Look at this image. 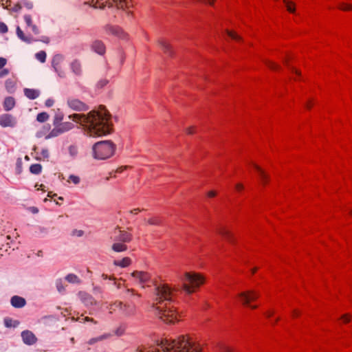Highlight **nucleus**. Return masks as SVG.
<instances>
[{
	"mask_svg": "<svg viewBox=\"0 0 352 352\" xmlns=\"http://www.w3.org/2000/svg\"><path fill=\"white\" fill-rule=\"evenodd\" d=\"M264 63L272 71H278L280 69V66L274 61L265 60Z\"/></svg>",
	"mask_w": 352,
	"mask_h": 352,
	"instance_id": "29",
	"label": "nucleus"
},
{
	"mask_svg": "<svg viewBox=\"0 0 352 352\" xmlns=\"http://www.w3.org/2000/svg\"><path fill=\"white\" fill-rule=\"evenodd\" d=\"M287 8V10L290 13L294 14L296 12V4L290 0H283Z\"/></svg>",
	"mask_w": 352,
	"mask_h": 352,
	"instance_id": "28",
	"label": "nucleus"
},
{
	"mask_svg": "<svg viewBox=\"0 0 352 352\" xmlns=\"http://www.w3.org/2000/svg\"><path fill=\"white\" fill-rule=\"evenodd\" d=\"M146 222L149 225H159L160 220L157 217H151L146 220Z\"/></svg>",
	"mask_w": 352,
	"mask_h": 352,
	"instance_id": "43",
	"label": "nucleus"
},
{
	"mask_svg": "<svg viewBox=\"0 0 352 352\" xmlns=\"http://www.w3.org/2000/svg\"><path fill=\"white\" fill-rule=\"evenodd\" d=\"M221 352H235V351L234 350V349L231 348V347H229V346H223L221 349Z\"/></svg>",
	"mask_w": 352,
	"mask_h": 352,
	"instance_id": "51",
	"label": "nucleus"
},
{
	"mask_svg": "<svg viewBox=\"0 0 352 352\" xmlns=\"http://www.w3.org/2000/svg\"><path fill=\"white\" fill-rule=\"evenodd\" d=\"M124 333V329H122V328H119L116 330V333L118 335V336H121Z\"/></svg>",
	"mask_w": 352,
	"mask_h": 352,
	"instance_id": "61",
	"label": "nucleus"
},
{
	"mask_svg": "<svg viewBox=\"0 0 352 352\" xmlns=\"http://www.w3.org/2000/svg\"><path fill=\"white\" fill-rule=\"evenodd\" d=\"M105 31L107 34L113 35L122 40H126L129 36L128 34L125 32L123 29L116 25H107Z\"/></svg>",
	"mask_w": 352,
	"mask_h": 352,
	"instance_id": "10",
	"label": "nucleus"
},
{
	"mask_svg": "<svg viewBox=\"0 0 352 352\" xmlns=\"http://www.w3.org/2000/svg\"><path fill=\"white\" fill-rule=\"evenodd\" d=\"M67 182L68 184L78 185L80 182V178L78 175H70L67 179Z\"/></svg>",
	"mask_w": 352,
	"mask_h": 352,
	"instance_id": "33",
	"label": "nucleus"
},
{
	"mask_svg": "<svg viewBox=\"0 0 352 352\" xmlns=\"http://www.w3.org/2000/svg\"><path fill=\"white\" fill-rule=\"evenodd\" d=\"M16 119L10 114L0 116V125L3 127H13L16 125Z\"/></svg>",
	"mask_w": 352,
	"mask_h": 352,
	"instance_id": "13",
	"label": "nucleus"
},
{
	"mask_svg": "<svg viewBox=\"0 0 352 352\" xmlns=\"http://www.w3.org/2000/svg\"><path fill=\"white\" fill-rule=\"evenodd\" d=\"M8 32V27L7 25L3 23L0 22V33L4 34Z\"/></svg>",
	"mask_w": 352,
	"mask_h": 352,
	"instance_id": "46",
	"label": "nucleus"
},
{
	"mask_svg": "<svg viewBox=\"0 0 352 352\" xmlns=\"http://www.w3.org/2000/svg\"><path fill=\"white\" fill-rule=\"evenodd\" d=\"M6 59L4 58H0V69H1L2 67H3L5 66V65L6 64Z\"/></svg>",
	"mask_w": 352,
	"mask_h": 352,
	"instance_id": "56",
	"label": "nucleus"
},
{
	"mask_svg": "<svg viewBox=\"0 0 352 352\" xmlns=\"http://www.w3.org/2000/svg\"><path fill=\"white\" fill-rule=\"evenodd\" d=\"M235 188L237 191H241L243 189V185L242 184L238 183L236 184Z\"/></svg>",
	"mask_w": 352,
	"mask_h": 352,
	"instance_id": "57",
	"label": "nucleus"
},
{
	"mask_svg": "<svg viewBox=\"0 0 352 352\" xmlns=\"http://www.w3.org/2000/svg\"><path fill=\"white\" fill-rule=\"evenodd\" d=\"M61 133H62V132H60V130L58 126H56L50 132H48V135L45 136V139H49L51 138L56 137Z\"/></svg>",
	"mask_w": 352,
	"mask_h": 352,
	"instance_id": "32",
	"label": "nucleus"
},
{
	"mask_svg": "<svg viewBox=\"0 0 352 352\" xmlns=\"http://www.w3.org/2000/svg\"><path fill=\"white\" fill-rule=\"evenodd\" d=\"M218 233L229 243L234 245L236 242L234 234L226 227L219 229Z\"/></svg>",
	"mask_w": 352,
	"mask_h": 352,
	"instance_id": "14",
	"label": "nucleus"
},
{
	"mask_svg": "<svg viewBox=\"0 0 352 352\" xmlns=\"http://www.w3.org/2000/svg\"><path fill=\"white\" fill-rule=\"evenodd\" d=\"M259 297V294L255 290H245L238 294L239 300L243 305L248 306L252 309H256L258 305L251 304Z\"/></svg>",
	"mask_w": 352,
	"mask_h": 352,
	"instance_id": "8",
	"label": "nucleus"
},
{
	"mask_svg": "<svg viewBox=\"0 0 352 352\" xmlns=\"http://www.w3.org/2000/svg\"><path fill=\"white\" fill-rule=\"evenodd\" d=\"M42 166L39 164H34L30 166V170L33 174H39L41 172Z\"/></svg>",
	"mask_w": 352,
	"mask_h": 352,
	"instance_id": "36",
	"label": "nucleus"
},
{
	"mask_svg": "<svg viewBox=\"0 0 352 352\" xmlns=\"http://www.w3.org/2000/svg\"><path fill=\"white\" fill-rule=\"evenodd\" d=\"M111 238L113 241H120L126 243L132 241L133 235L129 232L122 230L120 228H116L113 231Z\"/></svg>",
	"mask_w": 352,
	"mask_h": 352,
	"instance_id": "9",
	"label": "nucleus"
},
{
	"mask_svg": "<svg viewBox=\"0 0 352 352\" xmlns=\"http://www.w3.org/2000/svg\"><path fill=\"white\" fill-rule=\"evenodd\" d=\"M23 20L25 23V28L28 31L31 32L34 34H38L40 31L38 27L34 23L32 18L29 14L23 16Z\"/></svg>",
	"mask_w": 352,
	"mask_h": 352,
	"instance_id": "12",
	"label": "nucleus"
},
{
	"mask_svg": "<svg viewBox=\"0 0 352 352\" xmlns=\"http://www.w3.org/2000/svg\"><path fill=\"white\" fill-rule=\"evenodd\" d=\"M226 32L228 34V36L232 40H234L237 42H240L242 40L241 37L239 35H238L235 32L226 30Z\"/></svg>",
	"mask_w": 352,
	"mask_h": 352,
	"instance_id": "34",
	"label": "nucleus"
},
{
	"mask_svg": "<svg viewBox=\"0 0 352 352\" xmlns=\"http://www.w3.org/2000/svg\"><path fill=\"white\" fill-rule=\"evenodd\" d=\"M29 210L33 214H36L38 212V209L34 206L29 208Z\"/></svg>",
	"mask_w": 352,
	"mask_h": 352,
	"instance_id": "58",
	"label": "nucleus"
},
{
	"mask_svg": "<svg viewBox=\"0 0 352 352\" xmlns=\"http://www.w3.org/2000/svg\"><path fill=\"white\" fill-rule=\"evenodd\" d=\"M182 288L187 294H191L205 283V277L195 272H186L179 277Z\"/></svg>",
	"mask_w": 352,
	"mask_h": 352,
	"instance_id": "4",
	"label": "nucleus"
},
{
	"mask_svg": "<svg viewBox=\"0 0 352 352\" xmlns=\"http://www.w3.org/2000/svg\"><path fill=\"white\" fill-rule=\"evenodd\" d=\"M21 338L23 342L28 345H32L37 341L36 336L29 330L22 331Z\"/></svg>",
	"mask_w": 352,
	"mask_h": 352,
	"instance_id": "16",
	"label": "nucleus"
},
{
	"mask_svg": "<svg viewBox=\"0 0 352 352\" xmlns=\"http://www.w3.org/2000/svg\"><path fill=\"white\" fill-rule=\"evenodd\" d=\"M111 249L115 252H122L126 251L128 250V247L124 243L114 241L111 245Z\"/></svg>",
	"mask_w": 352,
	"mask_h": 352,
	"instance_id": "22",
	"label": "nucleus"
},
{
	"mask_svg": "<svg viewBox=\"0 0 352 352\" xmlns=\"http://www.w3.org/2000/svg\"><path fill=\"white\" fill-rule=\"evenodd\" d=\"M11 305L15 308H21L25 305V298L19 296H14L10 300Z\"/></svg>",
	"mask_w": 352,
	"mask_h": 352,
	"instance_id": "21",
	"label": "nucleus"
},
{
	"mask_svg": "<svg viewBox=\"0 0 352 352\" xmlns=\"http://www.w3.org/2000/svg\"><path fill=\"white\" fill-rule=\"evenodd\" d=\"M56 287L59 292H63L65 289L61 281H58L56 283Z\"/></svg>",
	"mask_w": 352,
	"mask_h": 352,
	"instance_id": "47",
	"label": "nucleus"
},
{
	"mask_svg": "<svg viewBox=\"0 0 352 352\" xmlns=\"http://www.w3.org/2000/svg\"><path fill=\"white\" fill-rule=\"evenodd\" d=\"M274 314V311L273 309H268L264 312L265 316L268 319L272 318Z\"/></svg>",
	"mask_w": 352,
	"mask_h": 352,
	"instance_id": "45",
	"label": "nucleus"
},
{
	"mask_svg": "<svg viewBox=\"0 0 352 352\" xmlns=\"http://www.w3.org/2000/svg\"><path fill=\"white\" fill-rule=\"evenodd\" d=\"M252 166L253 168L256 170V171L258 173V176L259 177V179L261 181V182L263 184H265L267 182V180H268V176L265 173V171L259 166H258L257 164H252Z\"/></svg>",
	"mask_w": 352,
	"mask_h": 352,
	"instance_id": "20",
	"label": "nucleus"
},
{
	"mask_svg": "<svg viewBox=\"0 0 352 352\" xmlns=\"http://www.w3.org/2000/svg\"><path fill=\"white\" fill-rule=\"evenodd\" d=\"M283 63L289 67V57H285L283 58Z\"/></svg>",
	"mask_w": 352,
	"mask_h": 352,
	"instance_id": "63",
	"label": "nucleus"
},
{
	"mask_svg": "<svg viewBox=\"0 0 352 352\" xmlns=\"http://www.w3.org/2000/svg\"><path fill=\"white\" fill-rule=\"evenodd\" d=\"M4 323L7 327H16L18 324V322L13 320L11 318H6L4 320Z\"/></svg>",
	"mask_w": 352,
	"mask_h": 352,
	"instance_id": "42",
	"label": "nucleus"
},
{
	"mask_svg": "<svg viewBox=\"0 0 352 352\" xmlns=\"http://www.w3.org/2000/svg\"><path fill=\"white\" fill-rule=\"evenodd\" d=\"M91 48L94 52L100 55H103L106 51L105 45L101 41H95L93 42Z\"/></svg>",
	"mask_w": 352,
	"mask_h": 352,
	"instance_id": "18",
	"label": "nucleus"
},
{
	"mask_svg": "<svg viewBox=\"0 0 352 352\" xmlns=\"http://www.w3.org/2000/svg\"><path fill=\"white\" fill-rule=\"evenodd\" d=\"M140 212V208H134L133 210H131L129 212L132 214H138Z\"/></svg>",
	"mask_w": 352,
	"mask_h": 352,
	"instance_id": "60",
	"label": "nucleus"
},
{
	"mask_svg": "<svg viewBox=\"0 0 352 352\" xmlns=\"http://www.w3.org/2000/svg\"><path fill=\"white\" fill-rule=\"evenodd\" d=\"M36 188H37V190H45L44 188H45V186L43 184H41V185H38V184H36L35 186Z\"/></svg>",
	"mask_w": 352,
	"mask_h": 352,
	"instance_id": "62",
	"label": "nucleus"
},
{
	"mask_svg": "<svg viewBox=\"0 0 352 352\" xmlns=\"http://www.w3.org/2000/svg\"><path fill=\"white\" fill-rule=\"evenodd\" d=\"M289 69H290L291 72L296 76H300V72L299 70H298L297 69H296L294 67H290Z\"/></svg>",
	"mask_w": 352,
	"mask_h": 352,
	"instance_id": "54",
	"label": "nucleus"
},
{
	"mask_svg": "<svg viewBox=\"0 0 352 352\" xmlns=\"http://www.w3.org/2000/svg\"><path fill=\"white\" fill-rule=\"evenodd\" d=\"M54 103V101L53 99H47L46 101H45V106L47 107H52Z\"/></svg>",
	"mask_w": 352,
	"mask_h": 352,
	"instance_id": "53",
	"label": "nucleus"
},
{
	"mask_svg": "<svg viewBox=\"0 0 352 352\" xmlns=\"http://www.w3.org/2000/svg\"><path fill=\"white\" fill-rule=\"evenodd\" d=\"M298 315H299V311L298 310L295 309L292 311L293 317H297Z\"/></svg>",
	"mask_w": 352,
	"mask_h": 352,
	"instance_id": "64",
	"label": "nucleus"
},
{
	"mask_svg": "<svg viewBox=\"0 0 352 352\" xmlns=\"http://www.w3.org/2000/svg\"><path fill=\"white\" fill-rule=\"evenodd\" d=\"M129 168L127 166H120L116 170V173H122L124 170H126Z\"/></svg>",
	"mask_w": 352,
	"mask_h": 352,
	"instance_id": "52",
	"label": "nucleus"
},
{
	"mask_svg": "<svg viewBox=\"0 0 352 352\" xmlns=\"http://www.w3.org/2000/svg\"><path fill=\"white\" fill-rule=\"evenodd\" d=\"M71 68L76 74H80L81 73V64L77 60H74L71 63Z\"/></svg>",
	"mask_w": 352,
	"mask_h": 352,
	"instance_id": "31",
	"label": "nucleus"
},
{
	"mask_svg": "<svg viewBox=\"0 0 352 352\" xmlns=\"http://www.w3.org/2000/svg\"><path fill=\"white\" fill-rule=\"evenodd\" d=\"M6 88L9 92H12L14 91L15 83L12 79H8L6 81Z\"/></svg>",
	"mask_w": 352,
	"mask_h": 352,
	"instance_id": "39",
	"label": "nucleus"
},
{
	"mask_svg": "<svg viewBox=\"0 0 352 352\" xmlns=\"http://www.w3.org/2000/svg\"><path fill=\"white\" fill-rule=\"evenodd\" d=\"M36 58L41 63H44L46 60V53L44 51H40L36 54Z\"/></svg>",
	"mask_w": 352,
	"mask_h": 352,
	"instance_id": "41",
	"label": "nucleus"
},
{
	"mask_svg": "<svg viewBox=\"0 0 352 352\" xmlns=\"http://www.w3.org/2000/svg\"><path fill=\"white\" fill-rule=\"evenodd\" d=\"M186 132L188 135H192V134L195 133V127L192 126H189V127L186 128Z\"/></svg>",
	"mask_w": 352,
	"mask_h": 352,
	"instance_id": "50",
	"label": "nucleus"
},
{
	"mask_svg": "<svg viewBox=\"0 0 352 352\" xmlns=\"http://www.w3.org/2000/svg\"><path fill=\"white\" fill-rule=\"evenodd\" d=\"M132 261L129 257H124L120 260H114L113 265L120 267H126L131 264Z\"/></svg>",
	"mask_w": 352,
	"mask_h": 352,
	"instance_id": "23",
	"label": "nucleus"
},
{
	"mask_svg": "<svg viewBox=\"0 0 352 352\" xmlns=\"http://www.w3.org/2000/svg\"><path fill=\"white\" fill-rule=\"evenodd\" d=\"M115 145L111 141H101L93 146L94 157L97 160H106L115 152Z\"/></svg>",
	"mask_w": 352,
	"mask_h": 352,
	"instance_id": "5",
	"label": "nucleus"
},
{
	"mask_svg": "<svg viewBox=\"0 0 352 352\" xmlns=\"http://www.w3.org/2000/svg\"><path fill=\"white\" fill-rule=\"evenodd\" d=\"M65 279L67 281H68L70 283H79L80 279L79 278L74 274H69L66 277Z\"/></svg>",
	"mask_w": 352,
	"mask_h": 352,
	"instance_id": "35",
	"label": "nucleus"
},
{
	"mask_svg": "<svg viewBox=\"0 0 352 352\" xmlns=\"http://www.w3.org/2000/svg\"><path fill=\"white\" fill-rule=\"evenodd\" d=\"M92 6L96 8H103L115 6L118 9L126 10V14L131 16L132 11L130 10L131 3L129 0H91Z\"/></svg>",
	"mask_w": 352,
	"mask_h": 352,
	"instance_id": "6",
	"label": "nucleus"
},
{
	"mask_svg": "<svg viewBox=\"0 0 352 352\" xmlns=\"http://www.w3.org/2000/svg\"><path fill=\"white\" fill-rule=\"evenodd\" d=\"M341 320L344 323H348L351 320V316L349 314H344L341 317Z\"/></svg>",
	"mask_w": 352,
	"mask_h": 352,
	"instance_id": "48",
	"label": "nucleus"
},
{
	"mask_svg": "<svg viewBox=\"0 0 352 352\" xmlns=\"http://www.w3.org/2000/svg\"><path fill=\"white\" fill-rule=\"evenodd\" d=\"M58 126L60 130V132H62V133H65L66 131H68L74 128V124L70 122H65L60 124Z\"/></svg>",
	"mask_w": 352,
	"mask_h": 352,
	"instance_id": "27",
	"label": "nucleus"
},
{
	"mask_svg": "<svg viewBox=\"0 0 352 352\" xmlns=\"http://www.w3.org/2000/svg\"><path fill=\"white\" fill-rule=\"evenodd\" d=\"M68 106L76 111H83L87 109V105L76 98H69L67 100Z\"/></svg>",
	"mask_w": 352,
	"mask_h": 352,
	"instance_id": "15",
	"label": "nucleus"
},
{
	"mask_svg": "<svg viewBox=\"0 0 352 352\" xmlns=\"http://www.w3.org/2000/svg\"><path fill=\"white\" fill-rule=\"evenodd\" d=\"M110 314L118 312L122 316L130 318L135 315L136 307L133 304L123 303L116 301L109 307Z\"/></svg>",
	"mask_w": 352,
	"mask_h": 352,
	"instance_id": "7",
	"label": "nucleus"
},
{
	"mask_svg": "<svg viewBox=\"0 0 352 352\" xmlns=\"http://www.w3.org/2000/svg\"><path fill=\"white\" fill-rule=\"evenodd\" d=\"M16 35L19 38L27 43H30L34 41L32 36L30 34H25L19 26L16 28Z\"/></svg>",
	"mask_w": 352,
	"mask_h": 352,
	"instance_id": "19",
	"label": "nucleus"
},
{
	"mask_svg": "<svg viewBox=\"0 0 352 352\" xmlns=\"http://www.w3.org/2000/svg\"><path fill=\"white\" fill-rule=\"evenodd\" d=\"M107 338V336H100V337H98V338H94V339L90 340L89 343L90 344H93V343H94L96 342L100 341V340H102L103 339H105Z\"/></svg>",
	"mask_w": 352,
	"mask_h": 352,
	"instance_id": "49",
	"label": "nucleus"
},
{
	"mask_svg": "<svg viewBox=\"0 0 352 352\" xmlns=\"http://www.w3.org/2000/svg\"><path fill=\"white\" fill-rule=\"evenodd\" d=\"M173 294V290L166 284L160 285L156 288V297L153 303L155 314L167 324H174L182 318L172 302Z\"/></svg>",
	"mask_w": 352,
	"mask_h": 352,
	"instance_id": "2",
	"label": "nucleus"
},
{
	"mask_svg": "<svg viewBox=\"0 0 352 352\" xmlns=\"http://www.w3.org/2000/svg\"><path fill=\"white\" fill-rule=\"evenodd\" d=\"M25 95L30 99H35L39 96V91L32 89H25Z\"/></svg>",
	"mask_w": 352,
	"mask_h": 352,
	"instance_id": "26",
	"label": "nucleus"
},
{
	"mask_svg": "<svg viewBox=\"0 0 352 352\" xmlns=\"http://www.w3.org/2000/svg\"><path fill=\"white\" fill-rule=\"evenodd\" d=\"M338 8L343 11H350L352 10V4L340 2L338 4Z\"/></svg>",
	"mask_w": 352,
	"mask_h": 352,
	"instance_id": "37",
	"label": "nucleus"
},
{
	"mask_svg": "<svg viewBox=\"0 0 352 352\" xmlns=\"http://www.w3.org/2000/svg\"><path fill=\"white\" fill-rule=\"evenodd\" d=\"M15 105L14 99L12 97H7L3 102V107L6 111L11 110Z\"/></svg>",
	"mask_w": 352,
	"mask_h": 352,
	"instance_id": "24",
	"label": "nucleus"
},
{
	"mask_svg": "<svg viewBox=\"0 0 352 352\" xmlns=\"http://www.w3.org/2000/svg\"><path fill=\"white\" fill-rule=\"evenodd\" d=\"M69 118L74 122L79 123L84 133L89 137L104 136L113 131L111 115L104 106H100L87 114L74 113Z\"/></svg>",
	"mask_w": 352,
	"mask_h": 352,
	"instance_id": "1",
	"label": "nucleus"
},
{
	"mask_svg": "<svg viewBox=\"0 0 352 352\" xmlns=\"http://www.w3.org/2000/svg\"><path fill=\"white\" fill-rule=\"evenodd\" d=\"M160 45L161 46V47L162 48V50L167 52L169 50H170V45L169 43H168L166 41H160Z\"/></svg>",
	"mask_w": 352,
	"mask_h": 352,
	"instance_id": "44",
	"label": "nucleus"
},
{
	"mask_svg": "<svg viewBox=\"0 0 352 352\" xmlns=\"http://www.w3.org/2000/svg\"><path fill=\"white\" fill-rule=\"evenodd\" d=\"M131 276L137 280L139 283L144 285L147 284L151 280V276L148 273L142 271H135L131 274Z\"/></svg>",
	"mask_w": 352,
	"mask_h": 352,
	"instance_id": "11",
	"label": "nucleus"
},
{
	"mask_svg": "<svg viewBox=\"0 0 352 352\" xmlns=\"http://www.w3.org/2000/svg\"><path fill=\"white\" fill-rule=\"evenodd\" d=\"M78 297L86 306L91 305L95 302L94 298L85 292H80Z\"/></svg>",
	"mask_w": 352,
	"mask_h": 352,
	"instance_id": "17",
	"label": "nucleus"
},
{
	"mask_svg": "<svg viewBox=\"0 0 352 352\" xmlns=\"http://www.w3.org/2000/svg\"><path fill=\"white\" fill-rule=\"evenodd\" d=\"M68 152L71 157H75L78 155V148L75 145H71L68 147Z\"/></svg>",
	"mask_w": 352,
	"mask_h": 352,
	"instance_id": "40",
	"label": "nucleus"
},
{
	"mask_svg": "<svg viewBox=\"0 0 352 352\" xmlns=\"http://www.w3.org/2000/svg\"><path fill=\"white\" fill-rule=\"evenodd\" d=\"M63 58L61 55L57 54L53 57L52 66L56 72H58L60 67L59 64L63 61Z\"/></svg>",
	"mask_w": 352,
	"mask_h": 352,
	"instance_id": "25",
	"label": "nucleus"
},
{
	"mask_svg": "<svg viewBox=\"0 0 352 352\" xmlns=\"http://www.w3.org/2000/svg\"><path fill=\"white\" fill-rule=\"evenodd\" d=\"M207 196L208 197H214L216 196V192L214 191V190H210V191L208 192Z\"/></svg>",
	"mask_w": 352,
	"mask_h": 352,
	"instance_id": "59",
	"label": "nucleus"
},
{
	"mask_svg": "<svg viewBox=\"0 0 352 352\" xmlns=\"http://www.w3.org/2000/svg\"><path fill=\"white\" fill-rule=\"evenodd\" d=\"M8 73H9L8 69H4L0 71V77L3 78V77L7 76L8 74Z\"/></svg>",
	"mask_w": 352,
	"mask_h": 352,
	"instance_id": "55",
	"label": "nucleus"
},
{
	"mask_svg": "<svg viewBox=\"0 0 352 352\" xmlns=\"http://www.w3.org/2000/svg\"><path fill=\"white\" fill-rule=\"evenodd\" d=\"M50 129V126L48 125L43 126L41 129L36 132V136L38 138H41L43 137L45 138V136L48 135Z\"/></svg>",
	"mask_w": 352,
	"mask_h": 352,
	"instance_id": "30",
	"label": "nucleus"
},
{
	"mask_svg": "<svg viewBox=\"0 0 352 352\" xmlns=\"http://www.w3.org/2000/svg\"><path fill=\"white\" fill-rule=\"evenodd\" d=\"M49 118V115L45 112L40 113L37 115L36 120L39 122H44Z\"/></svg>",
	"mask_w": 352,
	"mask_h": 352,
	"instance_id": "38",
	"label": "nucleus"
},
{
	"mask_svg": "<svg viewBox=\"0 0 352 352\" xmlns=\"http://www.w3.org/2000/svg\"><path fill=\"white\" fill-rule=\"evenodd\" d=\"M137 352H201L200 346L188 336L176 340L162 339L155 346H142Z\"/></svg>",
	"mask_w": 352,
	"mask_h": 352,
	"instance_id": "3",
	"label": "nucleus"
}]
</instances>
